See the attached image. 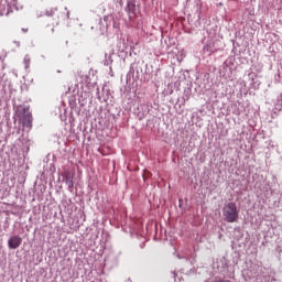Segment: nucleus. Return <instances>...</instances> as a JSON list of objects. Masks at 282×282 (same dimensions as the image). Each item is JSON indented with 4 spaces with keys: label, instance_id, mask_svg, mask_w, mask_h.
I'll use <instances>...</instances> for the list:
<instances>
[{
    "label": "nucleus",
    "instance_id": "obj_6",
    "mask_svg": "<svg viewBox=\"0 0 282 282\" xmlns=\"http://www.w3.org/2000/svg\"><path fill=\"white\" fill-rule=\"evenodd\" d=\"M22 32L26 33V32H29V29L28 28H22Z\"/></svg>",
    "mask_w": 282,
    "mask_h": 282
},
{
    "label": "nucleus",
    "instance_id": "obj_4",
    "mask_svg": "<svg viewBox=\"0 0 282 282\" xmlns=\"http://www.w3.org/2000/svg\"><path fill=\"white\" fill-rule=\"evenodd\" d=\"M128 10L129 12H133V10H135V4L132 2L128 3Z\"/></svg>",
    "mask_w": 282,
    "mask_h": 282
},
{
    "label": "nucleus",
    "instance_id": "obj_3",
    "mask_svg": "<svg viewBox=\"0 0 282 282\" xmlns=\"http://www.w3.org/2000/svg\"><path fill=\"white\" fill-rule=\"evenodd\" d=\"M21 243H23V238L20 236H11L8 240V247L10 250H17V248L21 247Z\"/></svg>",
    "mask_w": 282,
    "mask_h": 282
},
{
    "label": "nucleus",
    "instance_id": "obj_5",
    "mask_svg": "<svg viewBox=\"0 0 282 282\" xmlns=\"http://www.w3.org/2000/svg\"><path fill=\"white\" fill-rule=\"evenodd\" d=\"M214 282H230V280H216Z\"/></svg>",
    "mask_w": 282,
    "mask_h": 282
},
{
    "label": "nucleus",
    "instance_id": "obj_2",
    "mask_svg": "<svg viewBox=\"0 0 282 282\" xmlns=\"http://www.w3.org/2000/svg\"><path fill=\"white\" fill-rule=\"evenodd\" d=\"M223 215L225 217V221H227L228 224H235V221L239 219V210H237V204L228 203L223 208Z\"/></svg>",
    "mask_w": 282,
    "mask_h": 282
},
{
    "label": "nucleus",
    "instance_id": "obj_1",
    "mask_svg": "<svg viewBox=\"0 0 282 282\" xmlns=\"http://www.w3.org/2000/svg\"><path fill=\"white\" fill-rule=\"evenodd\" d=\"M15 113L23 127H26L29 130L32 129V112H30V107L18 106Z\"/></svg>",
    "mask_w": 282,
    "mask_h": 282
}]
</instances>
